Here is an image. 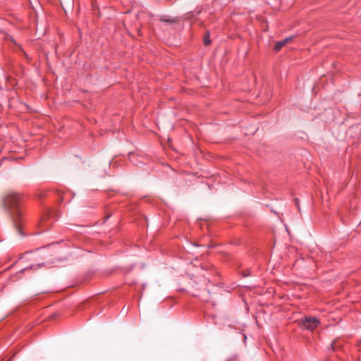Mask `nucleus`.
<instances>
[{"instance_id": "f257e3e1", "label": "nucleus", "mask_w": 361, "mask_h": 361, "mask_svg": "<svg viewBox=\"0 0 361 361\" xmlns=\"http://www.w3.org/2000/svg\"><path fill=\"white\" fill-rule=\"evenodd\" d=\"M4 207L10 213L16 226L19 228L22 212L20 209V197L19 194L11 192L8 193L4 200Z\"/></svg>"}, {"instance_id": "f03ea898", "label": "nucleus", "mask_w": 361, "mask_h": 361, "mask_svg": "<svg viewBox=\"0 0 361 361\" xmlns=\"http://www.w3.org/2000/svg\"><path fill=\"white\" fill-rule=\"evenodd\" d=\"M299 324L302 329L313 331L320 324V321L315 317H305L300 320Z\"/></svg>"}, {"instance_id": "7ed1b4c3", "label": "nucleus", "mask_w": 361, "mask_h": 361, "mask_svg": "<svg viewBox=\"0 0 361 361\" xmlns=\"http://www.w3.org/2000/svg\"><path fill=\"white\" fill-rule=\"evenodd\" d=\"M293 38L292 36L290 37H286L281 41H279L276 42V45H275V50L276 51H279L283 46H285L291 39Z\"/></svg>"}, {"instance_id": "20e7f679", "label": "nucleus", "mask_w": 361, "mask_h": 361, "mask_svg": "<svg viewBox=\"0 0 361 361\" xmlns=\"http://www.w3.org/2000/svg\"><path fill=\"white\" fill-rule=\"evenodd\" d=\"M161 21L164 23H175L176 21V19L174 18H171L169 16H163L160 18Z\"/></svg>"}, {"instance_id": "39448f33", "label": "nucleus", "mask_w": 361, "mask_h": 361, "mask_svg": "<svg viewBox=\"0 0 361 361\" xmlns=\"http://www.w3.org/2000/svg\"><path fill=\"white\" fill-rule=\"evenodd\" d=\"M204 43L205 45H209L211 43V41L209 39L205 38L204 40Z\"/></svg>"}, {"instance_id": "423d86ee", "label": "nucleus", "mask_w": 361, "mask_h": 361, "mask_svg": "<svg viewBox=\"0 0 361 361\" xmlns=\"http://www.w3.org/2000/svg\"><path fill=\"white\" fill-rule=\"evenodd\" d=\"M331 348H332V349H334V348H335V347H334V343H331Z\"/></svg>"}, {"instance_id": "0eeeda50", "label": "nucleus", "mask_w": 361, "mask_h": 361, "mask_svg": "<svg viewBox=\"0 0 361 361\" xmlns=\"http://www.w3.org/2000/svg\"><path fill=\"white\" fill-rule=\"evenodd\" d=\"M34 266H30V269H33Z\"/></svg>"}, {"instance_id": "6e6552de", "label": "nucleus", "mask_w": 361, "mask_h": 361, "mask_svg": "<svg viewBox=\"0 0 361 361\" xmlns=\"http://www.w3.org/2000/svg\"><path fill=\"white\" fill-rule=\"evenodd\" d=\"M44 217H42V218L41 219V221H44Z\"/></svg>"}]
</instances>
